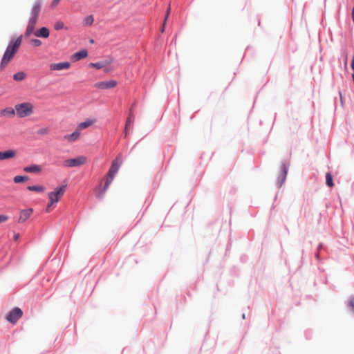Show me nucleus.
Segmentation results:
<instances>
[{"instance_id":"obj_18","label":"nucleus","mask_w":354,"mask_h":354,"mask_svg":"<svg viewBox=\"0 0 354 354\" xmlns=\"http://www.w3.org/2000/svg\"><path fill=\"white\" fill-rule=\"evenodd\" d=\"M26 172L29 173H39L41 171V168L39 165H33L24 168Z\"/></svg>"},{"instance_id":"obj_34","label":"nucleus","mask_w":354,"mask_h":354,"mask_svg":"<svg viewBox=\"0 0 354 354\" xmlns=\"http://www.w3.org/2000/svg\"><path fill=\"white\" fill-rule=\"evenodd\" d=\"M48 129H41L40 130H39L38 133L39 134H46L48 133Z\"/></svg>"},{"instance_id":"obj_26","label":"nucleus","mask_w":354,"mask_h":354,"mask_svg":"<svg viewBox=\"0 0 354 354\" xmlns=\"http://www.w3.org/2000/svg\"><path fill=\"white\" fill-rule=\"evenodd\" d=\"M28 179V177L26 176H16L14 177V182L15 183H20L24 180H26Z\"/></svg>"},{"instance_id":"obj_10","label":"nucleus","mask_w":354,"mask_h":354,"mask_svg":"<svg viewBox=\"0 0 354 354\" xmlns=\"http://www.w3.org/2000/svg\"><path fill=\"white\" fill-rule=\"evenodd\" d=\"M70 66V63L65 62L51 64H50L49 68L51 71H62L68 69Z\"/></svg>"},{"instance_id":"obj_25","label":"nucleus","mask_w":354,"mask_h":354,"mask_svg":"<svg viewBox=\"0 0 354 354\" xmlns=\"http://www.w3.org/2000/svg\"><path fill=\"white\" fill-rule=\"evenodd\" d=\"M93 17L92 15H89L84 19L83 24L86 26H90L93 24Z\"/></svg>"},{"instance_id":"obj_27","label":"nucleus","mask_w":354,"mask_h":354,"mask_svg":"<svg viewBox=\"0 0 354 354\" xmlns=\"http://www.w3.org/2000/svg\"><path fill=\"white\" fill-rule=\"evenodd\" d=\"M133 120H134V116L132 113H130L129 117L127 119L125 126H127V127H129L131 124H133Z\"/></svg>"},{"instance_id":"obj_30","label":"nucleus","mask_w":354,"mask_h":354,"mask_svg":"<svg viewBox=\"0 0 354 354\" xmlns=\"http://www.w3.org/2000/svg\"><path fill=\"white\" fill-rule=\"evenodd\" d=\"M61 0H53L52 2L50 3V8L52 9H54L55 8H56L58 4L59 3Z\"/></svg>"},{"instance_id":"obj_9","label":"nucleus","mask_w":354,"mask_h":354,"mask_svg":"<svg viewBox=\"0 0 354 354\" xmlns=\"http://www.w3.org/2000/svg\"><path fill=\"white\" fill-rule=\"evenodd\" d=\"M38 19L30 17L28 23L25 31V36L28 37L34 32Z\"/></svg>"},{"instance_id":"obj_37","label":"nucleus","mask_w":354,"mask_h":354,"mask_svg":"<svg viewBox=\"0 0 354 354\" xmlns=\"http://www.w3.org/2000/svg\"><path fill=\"white\" fill-rule=\"evenodd\" d=\"M128 128L129 127H127V126H125V128H124V136L125 137H127V134H128Z\"/></svg>"},{"instance_id":"obj_16","label":"nucleus","mask_w":354,"mask_h":354,"mask_svg":"<svg viewBox=\"0 0 354 354\" xmlns=\"http://www.w3.org/2000/svg\"><path fill=\"white\" fill-rule=\"evenodd\" d=\"M96 120L95 119H88L82 122H80L77 127V129L81 131L82 129H85L93 125Z\"/></svg>"},{"instance_id":"obj_19","label":"nucleus","mask_w":354,"mask_h":354,"mask_svg":"<svg viewBox=\"0 0 354 354\" xmlns=\"http://www.w3.org/2000/svg\"><path fill=\"white\" fill-rule=\"evenodd\" d=\"M87 55H88L87 51L86 50H80V51L77 52L75 54H73V59L75 61H79L83 58L86 57Z\"/></svg>"},{"instance_id":"obj_22","label":"nucleus","mask_w":354,"mask_h":354,"mask_svg":"<svg viewBox=\"0 0 354 354\" xmlns=\"http://www.w3.org/2000/svg\"><path fill=\"white\" fill-rule=\"evenodd\" d=\"M27 189L29 191L37 192H43L45 190L44 187L41 185H30L27 187Z\"/></svg>"},{"instance_id":"obj_2","label":"nucleus","mask_w":354,"mask_h":354,"mask_svg":"<svg viewBox=\"0 0 354 354\" xmlns=\"http://www.w3.org/2000/svg\"><path fill=\"white\" fill-rule=\"evenodd\" d=\"M66 185H62L57 187L55 191L48 193L49 203L46 206V211L49 212L53 205L57 203L65 193Z\"/></svg>"},{"instance_id":"obj_24","label":"nucleus","mask_w":354,"mask_h":354,"mask_svg":"<svg viewBox=\"0 0 354 354\" xmlns=\"http://www.w3.org/2000/svg\"><path fill=\"white\" fill-rule=\"evenodd\" d=\"M326 183L328 187H333V176L330 173H326Z\"/></svg>"},{"instance_id":"obj_28","label":"nucleus","mask_w":354,"mask_h":354,"mask_svg":"<svg viewBox=\"0 0 354 354\" xmlns=\"http://www.w3.org/2000/svg\"><path fill=\"white\" fill-rule=\"evenodd\" d=\"M54 28L56 30H59L64 28V24L62 21H57L55 22Z\"/></svg>"},{"instance_id":"obj_12","label":"nucleus","mask_w":354,"mask_h":354,"mask_svg":"<svg viewBox=\"0 0 354 354\" xmlns=\"http://www.w3.org/2000/svg\"><path fill=\"white\" fill-rule=\"evenodd\" d=\"M32 212L33 210L31 208L21 210L20 212L18 223H24L26 221L32 214Z\"/></svg>"},{"instance_id":"obj_32","label":"nucleus","mask_w":354,"mask_h":354,"mask_svg":"<svg viewBox=\"0 0 354 354\" xmlns=\"http://www.w3.org/2000/svg\"><path fill=\"white\" fill-rule=\"evenodd\" d=\"M348 306H350V308H351V310L354 312V297H352V298L350 299V301H349Z\"/></svg>"},{"instance_id":"obj_33","label":"nucleus","mask_w":354,"mask_h":354,"mask_svg":"<svg viewBox=\"0 0 354 354\" xmlns=\"http://www.w3.org/2000/svg\"><path fill=\"white\" fill-rule=\"evenodd\" d=\"M170 11H171V6H170V4H169L168 8H167V10L166 15H165L164 20H165V21L167 20V19H168V17L169 16V14H170Z\"/></svg>"},{"instance_id":"obj_17","label":"nucleus","mask_w":354,"mask_h":354,"mask_svg":"<svg viewBox=\"0 0 354 354\" xmlns=\"http://www.w3.org/2000/svg\"><path fill=\"white\" fill-rule=\"evenodd\" d=\"M122 165V157L120 155H118L112 162L111 166L110 169L112 170L115 171L116 172L118 171L120 166Z\"/></svg>"},{"instance_id":"obj_13","label":"nucleus","mask_w":354,"mask_h":354,"mask_svg":"<svg viewBox=\"0 0 354 354\" xmlns=\"http://www.w3.org/2000/svg\"><path fill=\"white\" fill-rule=\"evenodd\" d=\"M15 114V108L7 107L0 111V117L2 118H12Z\"/></svg>"},{"instance_id":"obj_35","label":"nucleus","mask_w":354,"mask_h":354,"mask_svg":"<svg viewBox=\"0 0 354 354\" xmlns=\"http://www.w3.org/2000/svg\"><path fill=\"white\" fill-rule=\"evenodd\" d=\"M19 236H20V235L19 233L15 234L14 237H13L14 241H17L19 239Z\"/></svg>"},{"instance_id":"obj_36","label":"nucleus","mask_w":354,"mask_h":354,"mask_svg":"<svg viewBox=\"0 0 354 354\" xmlns=\"http://www.w3.org/2000/svg\"><path fill=\"white\" fill-rule=\"evenodd\" d=\"M166 23H167V21L164 20L163 24H162V28H161V32H163L165 31V26H166Z\"/></svg>"},{"instance_id":"obj_15","label":"nucleus","mask_w":354,"mask_h":354,"mask_svg":"<svg viewBox=\"0 0 354 354\" xmlns=\"http://www.w3.org/2000/svg\"><path fill=\"white\" fill-rule=\"evenodd\" d=\"M80 136V131L76 129L75 131H73L71 134L65 135L64 136V139L69 142H73L79 139Z\"/></svg>"},{"instance_id":"obj_21","label":"nucleus","mask_w":354,"mask_h":354,"mask_svg":"<svg viewBox=\"0 0 354 354\" xmlns=\"http://www.w3.org/2000/svg\"><path fill=\"white\" fill-rule=\"evenodd\" d=\"M110 62L108 61H102L96 63H91V66L93 68H95L97 69H100L104 67H106L109 64H110Z\"/></svg>"},{"instance_id":"obj_23","label":"nucleus","mask_w":354,"mask_h":354,"mask_svg":"<svg viewBox=\"0 0 354 354\" xmlns=\"http://www.w3.org/2000/svg\"><path fill=\"white\" fill-rule=\"evenodd\" d=\"M26 74L24 72L21 71V72H18V73H16L15 74H14L13 79L15 81L19 82V81L24 80L26 78Z\"/></svg>"},{"instance_id":"obj_6","label":"nucleus","mask_w":354,"mask_h":354,"mask_svg":"<svg viewBox=\"0 0 354 354\" xmlns=\"http://www.w3.org/2000/svg\"><path fill=\"white\" fill-rule=\"evenodd\" d=\"M23 315V311L18 307L14 308L6 316V319L12 324H15Z\"/></svg>"},{"instance_id":"obj_38","label":"nucleus","mask_w":354,"mask_h":354,"mask_svg":"<svg viewBox=\"0 0 354 354\" xmlns=\"http://www.w3.org/2000/svg\"><path fill=\"white\" fill-rule=\"evenodd\" d=\"M352 19L354 22V8H353V10H352Z\"/></svg>"},{"instance_id":"obj_3","label":"nucleus","mask_w":354,"mask_h":354,"mask_svg":"<svg viewBox=\"0 0 354 354\" xmlns=\"http://www.w3.org/2000/svg\"><path fill=\"white\" fill-rule=\"evenodd\" d=\"M33 105L30 102H24L15 105L16 114L19 118H26L33 113Z\"/></svg>"},{"instance_id":"obj_31","label":"nucleus","mask_w":354,"mask_h":354,"mask_svg":"<svg viewBox=\"0 0 354 354\" xmlns=\"http://www.w3.org/2000/svg\"><path fill=\"white\" fill-rule=\"evenodd\" d=\"M8 220V216L3 214H0V223L6 222Z\"/></svg>"},{"instance_id":"obj_5","label":"nucleus","mask_w":354,"mask_h":354,"mask_svg":"<svg viewBox=\"0 0 354 354\" xmlns=\"http://www.w3.org/2000/svg\"><path fill=\"white\" fill-rule=\"evenodd\" d=\"M117 172L114 170H112L111 169H109L108 174H107V178L104 184V186L103 189H102L101 191L99 192L97 196L98 198L103 197L104 194H105L106 191L107 190L109 185L112 183L115 174Z\"/></svg>"},{"instance_id":"obj_4","label":"nucleus","mask_w":354,"mask_h":354,"mask_svg":"<svg viewBox=\"0 0 354 354\" xmlns=\"http://www.w3.org/2000/svg\"><path fill=\"white\" fill-rule=\"evenodd\" d=\"M87 162V158L84 156H80L74 158H70L64 160V165L66 167H80Z\"/></svg>"},{"instance_id":"obj_7","label":"nucleus","mask_w":354,"mask_h":354,"mask_svg":"<svg viewBox=\"0 0 354 354\" xmlns=\"http://www.w3.org/2000/svg\"><path fill=\"white\" fill-rule=\"evenodd\" d=\"M42 6V1L41 0H36L31 8L30 12V17H34V18H39V13L41 12Z\"/></svg>"},{"instance_id":"obj_14","label":"nucleus","mask_w":354,"mask_h":354,"mask_svg":"<svg viewBox=\"0 0 354 354\" xmlns=\"http://www.w3.org/2000/svg\"><path fill=\"white\" fill-rule=\"evenodd\" d=\"M35 36L41 38H48L50 35L49 30L46 27H42L32 33Z\"/></svg>"},{"instance_id":"obj_8","label":"nucleus","mask_w":354,"mask_h":354,"mask_svg":"<svg viewBox=\"0 0 354 354\" xmlns=\"http://www.w3.org/2000/svg\"><path fill=\"white\" fill-rule=\"evenodd\" d=\"M117 85V82L115 80H109L104 82H99L95 84L94 86L100 90H105L114 88Z\"/></svg>"},{"instance_id":"obj_20","label":"nucleus","mask_w":354,"mask_h":354,"mask_svg":"<svg viewBox=\"0 0 354 354\" xmlns=\"http://www.w3.org/2000/svg\"><path fill=\"white\" fill-rule=\"evenodd\" d=\"M287 171H288V169H287L286 166L285 165H283L281 167V174L279 176L280 186L283 184V183L286 180Z\"/></svg>"},{"instance_id":"obj_1","label":"nucleus","mask_w":354,"mask_h":354,"mask_svg":"<svg viewBox=\"0 0 354 354\" xmlns=\"http://www.w3.org/2000/svg\"><path fill=\"white\" fill-rule=\"evenodd\" d=\"M22 41V36L10 40L0 63V69L3 70L18 51Z\"/></svg>"},{"instance_id":"obj_11","label":"nucleus","mask_w":354,"mask_h":354,"mask_svg":"<svg viewBox=\"0 0 354 354\" xmlns=\"http://www.w3.org/2000/svg\"><path fill=\"white\" fill-rule=\"evenodd\" d=\"M16 156L17 151L14 149L0 151V161L14 158Z\"/></svg>"},{"instance_id":"obj_29","label":"nucleus","mask_w":354,"mask_h":354,"mask_svg":"<svg viewBox=\"0 0 354 354\" xmlns=\"http://www.w3.org/2000/svg\"><path fill=\"white\" fill-rule=\"evenodd\" d=\"M30 43L35 47L40 46L41 45V41L38 39H32L30 40Z\"/></svg>"}]
</instances>
